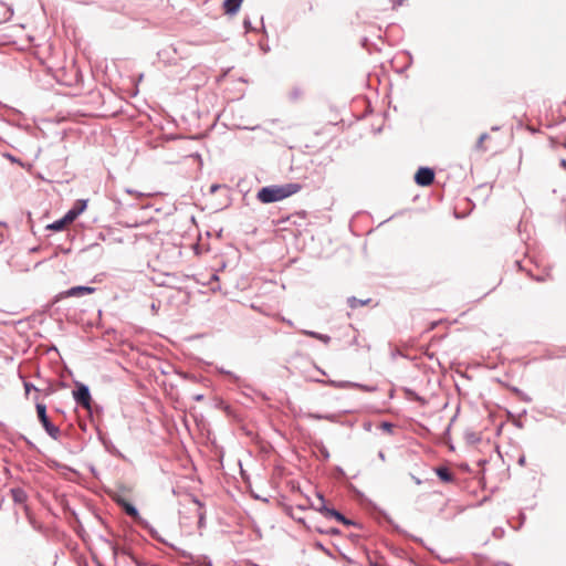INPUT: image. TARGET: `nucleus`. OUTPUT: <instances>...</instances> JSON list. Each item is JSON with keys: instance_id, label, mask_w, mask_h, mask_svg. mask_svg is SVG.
<instances>
[{"instance_id": "24", "label": "nucleus", "mask_w": 566, "mask_h": 566, "mask_svg": "<svg viewBox=\"0 0 566 566\" xmlns=\"http://www.w3.org/2000/svg\"><path fill=\"white\" fill-rule=\"evenodd\" d=\"M23 387H24V391H25V395L28 396L30 394L31 390H34V391H41L40 388L35 387L33 384L29 382V381H24L23 382Z\"/></svg>"}, {"instance_id": "13", "label": "nucleus", "mask_w": 566, "mask_h": 566, "mask_svg": "<svg viewBox=\"0 0 566 566\" xmlns=\"http://www.w3.org/2000/svg\"><path fill=\"white\" fill-rule=\"evenodd\" d=\"M13 15V9L11 6L0 1V23H4Z\"/></svg>"}, {"instance_id": "45", "label": "nucleus", "mask_w": 566, "mask_h": 566, "mask_svg": "<svg viewBox=\"0 0 566 566\" xmlns=\"http://www.w3.org/2000/svg\"><path fill=\"white\" fill-rule=\"evenodd\" d=\"M113 551L115 555L118 553V548L116 546L113 547Z\"/></svg>"}, {"instance_id": "11", "label": "nucleus", "mask_w": 566, "mask_h": 566, "mask_svg": "<svg viewBox=\"0 0 566 566\" xmlns=\"http://www.w3.org/2000/svg\"><path fill=\"white\" fill-rule=\"evenodd\" d=\"M434 472L442 482L451 483L454 481V474L446 465L436 468Z\"/></svg>"}, {"instance_id": "4", "label": "nucleus", "mask_w": 566, "mask_h": 566, "mask_svg": "<svg viewBox=\"0 0 566 566\" xmlns=\"http://www.w3.org/2000/svg\"><path fill=\"white\" fill-rule=\"evenodd\" d=\"M72 394L76 405L84 408L90 415H92V395L88 386L77 381L75 382V389L73 390Z\"/></svg>"}, {"instance_id": "8", "label": "nucleus", "mask_w": 566, "mask_h": 566, "mask_svg": "<svg viewBox=\"0 0 566 566\" xmlns=\"http://www.w3.org/2000/svg\"><path fill=\"white\" fill-rule=\"evenodd\" d=\"M96 291L95 287L92 286H85V285H77L72 286L69 290L60 293L59 297H81L87 294H92Z\"/></svg>"}, {"instance_id": "18", "label": "nucleus", "mask_w": 566, "mask_h": 566, "mask_svg": "<svg viewBox=\"0 0 566 566\" xmlns=\"http://www.w3.org/2000/svg\"><path fill=\"white\" fill-rule=\"evenodd\" d=\"M405 394H406V396H407V398H408L409 400L418 401V402H420L422 406L427 403V400H426L423 397L419 396L415 390H412V389H410V388H406V389H405Z\"/></svg>"}, {"instance_id": "21", "label": "nucleus", "mask_w": 566, "mask_h": 566, "mask_svg": "<svg viewBox=\"0 0 566 566\" xmlns=\"http://www.w3.org/2000/svg\"><path fill=\"white\" fill-rule=\"evenodd\" d=\"M489 138V134L488 133H483L480 135V137L478 138L476 143H475V146H474V149L478 150V151H484L485 148L483 146V143Z\"/></svg>"}, {"instance_id": "26", "label": "nucleus", "mask_w": 566, "mask_h": 566, "mask_svg": "<svg viewBox=\"0 0 566 566\" xmlns=\"http://www.w3.org/2000/svg\"><path fill=\"white\" fill-rule=\"evenodd\" d=\"M380 429H382L384 431H386L388 433H392L394 424L388 421H382L380 423Z\"/></svg>"}, {"instance_id": "14", "label": "nucleus", "mask_w": 566, "mask_h": 566, "mask_svg": "<svg viewBox=\"0 0 566 566\" xmlns=\"http://www.w3.org/2000/svg\"><path fill=\"white\" fill-rule=\"evenodd\" d=\"M300 333L303 335L316 338L326 345L331 342V336H328L326 334H321V333H317L314 331H308V329H300Z\"/></svg>"}, {"instance_id": "23", "label": "nucleus", "mask_w": 566, "mask_h": 566, "mask_svg": "<svg viewBox=\"0 0 566 566\" xmlns=\"http://www.w3.org/2000/svg\"><path fill=\"white\" fill-rule=\"evenodd\" d=\"M142 527L147 530L153 538L164 543L161 537H159L158 532L149 523H148V526H142Z\"/></svg>"}, {"instance_id": "46", "label": "nucleus", "mask_w": 566, "mask_h": 566, "mask_svg": "<svg viewBox=\"0 0 566 566\" xmlns=\"http://www.w3.org/2000/svg\"><path fill=\"white\" fill-rule=\"evenodd\" d=\"M298 94H300V92H298V91H295V92L293 93L294 97H297V96H298Z\"/></svg>"}, {"instance_id": "43", "label": "nucleus", "mask_w": 566, "mask_h": 566, "mask_svg": "<svg viewBox=\"0 0 566 566\" xmlns=\"http://www.w3.org/2000/svg\"><path fill=\"white\" fill-rule=\"evenodd\" d=\"M378 457H379L381 460H385V453H384L382 451H379Z\"/></svg>"}, {"instance_id": "1", "label": "nucleus", "mask_w": 566, "mask_h": 566, "mask_svg": "<svg viewBox=\"0 0 566 566\" xmlns=\"http://www.w3.org/2000/svg\"><path fill=\"white\" fill-rule=\"evenodd\" d=\"M301 188L302 186L296 182L266 186L258 191L256 198L262 203H272L298 192Z\"/></svg>"}, {"instance_id": "36", "label": "nucleus", "mask_w": 566, "mask_h": 566, "mask_svg": "<svg viewBox=\"0 0 566 566\" xmlns=\"http://www.w3.org/2000/svg\"><path fill=\"white\" fill-rule=\"evenodd\" d=\"M126 192H127V193H130V195H132V193H136L138 197H143V196H144L142 192H137V191H134V190H132V189H126Z\"/></svg>"}, {"instance_id": "40", "label": "nucleus", "mask_w": 566, "mask_h": 566, "mask_svg": "<svg viewBox=\"0 0 566 566\" xmlns=\"http://www.w3.org/2000/svg\"><path fill=\"white\" fill-rule=\"evenodd\" d=\"M90 470L94 476H97V471L93 465L90 468Z\"/></svg>"}, {"instance_id": "44", "label": "nucleus", "mask_w": 566, "mask_h": 566, "mask_svg": "<svg viewBox=\"0 0 566 566\" xmlns=\"http://www.w3.org/2000/svg\"><path fill=\"white\" fill-rule=\"evenodd\" d=\"M193 501H195V503H197L199 506H201V505H202V504H201V502H200L198 499H195Z\"/></svg>"}, {"instance_id": "3", "label": "nucleus", "mask_w": 566, "mask_h": 566, "mask_svg": "<svg viewBox=\"0 0 566 566\" xmlns=\"http://www.w3.org/2000/svg\"><path fill=\"white\" fill-rule=\"evenodd\" d=\"M34 402H35V409H36V416H38V419H39L40 423L42 424L43 429L45 430V432L48 433V436L50 438H52L53 440H59V438L61 436V430L57 426H55L50 420V418L46 413V406L39 401V396L34 397Z\"/></svg>"}, {"instance_id": "10", "label": "nucleus", "mask_w": 566, "mask_h": 566, "mask_svg": "<svg viewBox=\"0 0 566 566\" xmlns=\"http://www.w3.org/2000/svg\"><path fill=\"white\" fill-rule=\"evenodd\" d=\"M328 518H335L337 522H339L346 526H356L358 528H361V524H359L350 518H347L344 514H342L336 509H333L329 511Z\"/></svg>"}, {"instance_id": "41", "label": "nucleus", "mask_w": 566, "mask_h": 566, "mask_svg": "<svg viewBox=\"0 0 566 566\" xmlns=\"http://www.w3.org/2000/svg\"><path fill=\"white\" fill-rule=\"evenodd\" d=\"M559 164L566 170V159H562Z\"/></svg>"}, {"instance_id": "5", "label": "nucleus", "mask_w": 566, "mask_h": 566, "mask_svg": "<svg viewBox=\"0 0 566 566\" xmlns=\"http://www.w3.org/2000/svg\"><path fill=\"white\" fill-rule=\"evenodd\" d=\"M322 382L325 385L332 386L334 388H338V389L357 388V389H360L366 392H374L377 390V387H375V386L363 385L359 382H354V381H348V380H332V379H329L327 381H322Z\"/></svg>"}, {"instance_id": "42", "label": "nucleus", "mask_w": 566, "mask_h": 566, "mask_svg": "<svg viewBox=\"0 0 566 566\" xmlns=\"http://www.w3.org/2000/svg\"><path fill=\"white\" fill-rule=\"evenodd\" d=\"M322 453H323V455H324V458H325V459H328V458H329V453H328V451H327V450H324Z\"/></svg>"}, {"instance_id": "50", "label": "nucleus", "mask_w": 566, "mask_h": 566, "mask_svg": "<svg viewBox=\"0 0 566 566\" xmlns=\"http://www.w3.org/2000/svg\"><path fill=\"white\" fill-rule=\"evenodd\" d=\"M373 566H379L378 564H374Z\"/></svg>"}, {"instance_id": "33", "label": "nucleus", "mask_w": 566, "mask_h": 566, "mask_svg": "<svg viewBox=\"0 0 566 566\" xmlns=\"http://www.w3.org/2000/svg\"><path fill=\"white\" fill-rule=\"evenodd\" d=\"M281 321L284 322L285 324H287L289 326L293 327L294 326V323L293 321L289 319V318H285V317H281Z\"/></svg>"}, {"instance_id": "48", "label": "nucleus", "mask_w": 566, "mask_h": 566, "mask_svg": "<svg viewBox=\"0 0 566 566\" xmlns=\"http://www.w3.org/2000/svg\"><path fill=\"white\" fill-rule=\"evenodd\" d=\"M493 534L496 535V534H500V531H493Z\"/></svg>"}, {"instance_id": "39", "label": "nucleus", "mask_w": 566, "mask_h": 566, "mask_svg": "<svg viewBox=\"0 0 566 566\" xmlns=\"http://www.w3.org/2000/svg\"><path fill=\"white\" fill-rule=\"evenodd\" d=\"M517 462H518V464L524 465L525 464V457H521Z\"/></svg>"}, {"instance_id": "12", "label": "nucleus", "mask_w": 566, "mask_h": 566, "mask_svg": "<svg viewBox=\"0 0 566 566\" xmlns=\"http://www.w3.org/2000/svg\"><path fill=\"white\" fill-rule=\"evenodd\" d=\"M242 1L243 0H224L223 8L226 13L235 14L239 11Z\"/></svg>"}, {"instance_id": "37", "label": "nucleus", "mask_w": 566, "mask_h": 566, "mask_svg": "<svg viewBox=\"0 0 566 566\" xmlns=\"http://www.w3.org/2000/svg\"><path fill=\"white\" fill-rule=\"evenodd\" d=\"M219 188H220V185L214 184V185H212V186L210 187V191H211V192H216Z\"/></svg>"}, {"instance_id": "9", "label": "nucleus", "mask_w": 566, "mask_h": 566, "mask_svg": "<svg viewBox=\"0 0 566 566\" xmlns=\"http://www.w3.org/2000/svg\"><path fill=\"white\" fill-rule=\"evenodd\" d=\"M97 439L103 444L105 451L113 457L125 459L124 454L115 447L111 439L106 437L104 432L97 429Z\"/></svg>"}, {"instance_id": "7", "label": "nucleus", "mask_w": 566, "mask_h": 566, "mask_svg": "<svg viewBox=\"0 0 566 566\" xmlns=\"http://www.w3.org/2000/svg\"><path fill=\"white\" fill-rule=\"evenodd\" d=\"M434 180V170L430 167H420L415 174V182L418 186H430Z\"/></svg>"}, {"instance_id": "35", "label": "nucleus", "mask_w": 566, "mask_h": 566, "mask_svg": "<svg viewBox=\"0 0 566 566\" xmlns=\"http://www.w3.org/2000/svg\"><path fill=\"white\" fill-rule=\"evenodd\" d=\"M403 1L405 0H391L394 7L401 6Z\"/></svg>"}, {"instance_id": "25", "label": "nucleus", "mask_w": 566, "mask_h": 566, "mask_svg": "<svg viewBox=\"0 0 566 566\" xmlns=\"http://www.w3.org/2000/svg\"><path fill=\"white\" fill-rule=\"evenodd\" d=\"M122 552L124 554H127L130 557V559L135 563L136 566H146V563L144 560L137 558L133 554L127 553L125 549H122Z\"/></svg>"}, {"instance_id": "47", "label": "nucleus", "mask_w": 566, "mask_h": 566, "mask_svg": "<svg viewBox=\"0 0 566 566\" xmlns=\"http://www.w3.org/2000/svg\"><path fill=\"white\" fill-rule=\"evenodd\" d=\"M493 534L496 535V534H500V531H493Z\"/></svg>"}, {"instance_id": "20", "label": "nucleus", "mask_w": 566, "mask_h": 566, "mask_svg": "<svg viewBox=\"0 0 566 566\" xmlns=\"http://www.w3.org/2000/svg\"><path fill=\"white\" fill-rule=\"evenodd\" d=\"M465 440L471 444H476L481 441V436L474 431H467Z\"/></svg>"}, {"instance_id": "27", "label": "nucleus", "mask_w": 566, "mask_h": 566, "mask_svg": "<svg viewBox=\"0 0 566 566\" xmlns=\"http://www.w3.org/2000/svg\"><path fill=\"white\" fill-rule=\"evenodd\" d=\"M243 27L245 32L254 31L255 29L252 27L251 20L249 18H244L243 20Z\"/></svg>"}, {"instance_id": "32", "label": "nucleus", "mask_w": 566, "mask_h": 566, "mask_svg": "<svg viewBox=\"0 0 566 566\" xmlns=\"http://www.w3.org/2000/svg\"><path fill=\"white\" fill-rule=\"evenodd\" d=\"M412 481L417 484V485H420L422 483V480L419 479L418 476L413 475V474H410Z\"/></svg>"}, {"instance_id": "38", "label": "nucleus", "mask_w": 566, "mask_h": 566, "mask_svg": "<svg viewBox=\"0 0 566 566\" xmlns=\"http://www.w3.org/2000/svg\"><path fill=\"white\" fill-rule=\"evenodd\" d=\"M195 400L200 401L203 399V395L199 394L193 397Z\"/></svg>"}, {"instance_id": "17", "label": "nucleus", "mask_w": 566, "mask_h": 566, "mask_svg": "<svg viewBox=\"0 0 566 566\" xmlns=\"http://www.w3.org/2000/svg\"><path fill=\"white\" fill-rule=\"evenodd\" d=\"M310 419H314V420H328L331 422H335L337 421V416L334 415V413H326V415H321V413H308L307 416Z\"/></svg>"}, {"instance_id": "15", "label": "nucleus", "mask_w": 566, "mask_h": 566, "mask_svg": "<svg viewBox=\"0 0 566 566\" xmlns=\"http://www.w3.org/2000/svg\"><path fill=\"white\" fill-rule=\"evenodd\" d=\"M12 500L14 503L22 504L27 501L28 494L27 492L21 488H14L11 490Z\"/></svg>"}, {"instance_id": "31", "label": "nucleus", "mask_w": 566, "mask_h": 566, "mask_svg": "<svg viewBox=\"0 0 566 566\" xmlns=\"http://www.w3.org/2000/svg\"><path fill=\"white\" fill-rule=\"evenodd\" d=\"M40 392H43L44 396H50L54 392V389L52 386H48L45 389H41Z\"/></svg>"}, {"instance_id": "30", "label": "nucleus", "mask_w": 566, "mask_h": 566, "mask_svg": "<svg viewBox=\"0 0 566 566\" xmlns=\"http://www.w3.org/2000/svg\"><path fill=\"white\" fill-rule=\"evenodd\" d=\"M218 371H219L220 374H224V375H228V376L232 377L234 380H238V379H239V378H238L235 375H233L230 370H226L224 368H218Z\"/></svg>"}, {"instance_id": "49", "label": "nucleus", "mask_w": 566, "mask_h": 566, "mask_svg": "<svg viewBox=\"0 0 566 566\" xmlns=\"http://www.w3.org/2000/svg\"><path fill=\"white\" fill-rule=\"evenodd\" d=\"M497 129H499L497 126L492 127V130H497Z\"/></svg>"}, {"instance_id": "22", "label": "nucleus", "mask_w": 566, "mask_h": 566, "mask_svg": "<svg viewBox=\"0 0 566 566\" xmlns=\"http://www.w3.org/2000/svg\"><path fill=\"white\" fill-rule=\"evenodd\" d=\"M142 527L147 530L153 538L164 543L161 537H159L158 532L149 523H148V526H142Z\"/></svg>"}, {"instance_id": "34", "label": "nucleus", "mask_w": 566, "mask_h": 566, "mask_svg": "<svg viewBox=\"0 0 566 566\" xmlns=\"http://www.w3.org/2000/svg\"><path fill=\"white\" fill-rule=\"evenodd\" d=\"M203 522H205V515H203V513H200L199 514V521H198L199 526H202Z\"/></svg>"}, {"instance_id": "16", "label": "nucleus", "mask_w": 566, "mask_h": 566, "mask_svg": "<svg viewBox=\"0 0 566 566\" xmlns=\"http://www.w3.org/2000/svg\"><path fill=\"white\" fill-rule=\"evenodd\" d=\"M317 499H318V505L315 506V510L319 513H322L324 516L328 517L329 516V511L333 510L334 507H328L325 503V499L324 496L318 493L317 494Z\"/></svg>"}, {"instance_id": "28", "label": "nucleus", "mask_w": 566, "mask_h": 566, "mask_svg": "<svg viewBox=\"0 0 566 566\" xmlns=\"http://www.w3.org/2000/svg\"><path fill=\"white\" fill-rule=\"evenodd\" d=\"M3 156H4L6 158H8L11 163H17V164H19L20 166H22V165H23V164H22V161H21L19 158L14 157L13 155H11V154H9V153L4 154Z\"/></svg>"}, {"instance_id": "29", "label": "nucleus", "mask_w": 566, "mask_h": 566, "mask_svg": "<svg viewBox=\"0 0 566 566\" xmlns=\"http://www.w3.org/2000/svg\"><path fill=\"white\" fill-rule=\"evenodd\" d=\"M319 533L331 534V535H338L340 532L338 528L332 527L329 530L323 531L318 530Z\"/></svg>"}, {"instance_id": "2", "label": "nucleus", "mask_w": 566, "mask_h": 566, "mask_svg": "<svg viewBox=\"0 0 566 566\" xmlns=\"http://www.w3.org/2000/svg\"><path fill=\"white\" fill-rule=\"evenodd\" d=\"M87 207V200H76L74 206L64 214L63 218L55 220L54 222L46 226V229L52 231H62L65 227L73 222Z\"/></svg>"}, {"instance_id": "19", "label": "nucleus", "mask_w": 566, "mask_h": 566, "mask_svg": "<svg viewBox=\"0 0 566 566\" xmlns=\"http://www.w3.org/2000/svg\"><path fill=\"white\" fill-rule=\"evenodd\" d=\"M370 302V298L367 300H360L355 296H350L347 298V304L350 308H357L358 306L366 305Z\"/></svg>"}, {"instance_id": "6", "label": "nucleus", "mask_w": 566, "mask_h": 566, "mask_svg": "<svg viewBox=\"0 0 566 566\" xmlns=\"http://www.w3.org/2000/svg\"><path fill=\"white\" fill-rule=\"evenodd\" d=\"M117 504L123 509V511L128 515L130 516L132 518H134L136 521V523H138L140 526H148V521H146L145 518H143L137 510V507L127 502L126 500L124 499H119L117 500Z\"/></svg>"}]
</instances>
